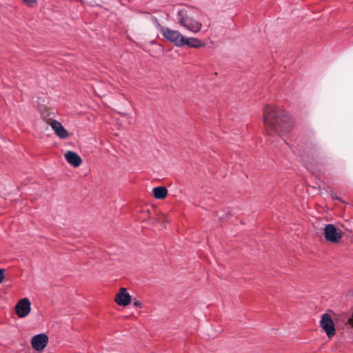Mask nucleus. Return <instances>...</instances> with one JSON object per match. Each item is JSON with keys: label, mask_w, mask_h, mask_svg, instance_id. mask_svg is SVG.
<instances>
[{"label": "nucleus", "mask_w": 353, "mask_h": 353, "mask_svg": "<svg viewBox=\"0 0 353 353\" xmlns=\"http://www.w3.org/2000/svg\"><path fill=\"white\" fill-rule=\"evenodd\" d=\"M263 123L268 136L276 134L281 137L289 132L293 126L291 116L277 106L266 105L264 108Z\"/></svg>", "instance_id": "obj_1"}, {"label": "nucleus", "mask_w": 353, "mask_h": 353, "mask_svg": "<svg viewBox=\"0 0 353 353\" xmlns=\"http://www.w3.org/2000/svg\"><path fill=\"white\" fill-rule=\"evenodd\" d=\"M194 9L192 8H179L176 11V21L181 27L194 34L199 32L203 27H205L206 30L210 27V23L206 16L201 14L198 20L194 17Z\"/></svg>", "instance_id": "obj_2"}, {"label": "nucleus", "mask_w": 353, "mask_h": 353, "mask_svg": "<svg viewBox=\"0 0 353 353\" xmlns=\"http://www.w3.org/2000/svg\"><path fill=\"white\" fill-rule=\"evenodd\" d=\"M161 33L167 40L174 43L176 46H184V43H183L184 36L179 31L168 28H161Z\"/></svg>", "instance_id": "obj_3"}, {"label": "nucleus", "mask_w": 353, "mask_h": 353, "mask_svg": "<svg viewBox=\"0 0 353 353\" xmlns=\"http://www.w3.org/2000/svg\"><path fill=\"white\" fill-rule=\"evenodd\" d=\"M342 232L333 224H327L324 228V236L327 241L332 243H339L342 238Z\"/></svg>", "instance_id": "obj_4"}, {"label": "nucleus", "mask_w": 353, "mask_h": 353, "mask_svg": "<svg viewBox=\"0 0 353 353\" xmlns=\"http://www.w3.org/2000/svg\"><path fill=\"white\" fill-rule=\"evenodd\" d=\"M320 326L325 331L327 337L331 339L336 334L335 325L332 317L327 313L322 315Z\"/></svg>", "instance_id": "obj_5"}, {"label": "nucleus", "mask_w": 353, "mask_h": 353, "mask_svg": "<svg viewBox=\"0 0 353 353\" xmlns=\"http://www.w3.org/2000/svg\"><path fill=\"white\" fill-rule=\"evenodd\" d=\"M31 303L28 298L21 299L15 305L14 310L19 318L27 316L30 312Z\"/></svg>", "instance_id": "obj_6"}, {"label": "nucleus", "mask_w": 353, "mask_h": 353, "mask_svg": "<svg viewBox=\"0 0 353 353\" xmlns=\"http://www.w3.org/2000/svg\"><path fill=\"white\" fill-rule=\"evenodd\" d=\"M48 342V337L45 334H39L32 339V346L37 351L43 350Z\"/></svg>", "instance_id": "obj_7"}, {"label": "nucleus", "mask_w": 353, "mask_h": 353, "mask_svg": "<svg viewBox=\"0 0 353 353\" xmlns=\"http://www.w3.org/2000/svg\"><path fill=\"white\" fill-rule=\"evenodd\" d=\"M130 301L131 296L125 288H121L115 296V301L119 305H128Z\"/></svg>", "instance_id": "obj_8"}, {"label": "nucleus", "mask_w": 353, "mask_h": 353, "mask_svg": "<svg viewBox=\"0 0 353 353\" xmlns=\"http://www.w3.org/2000/svg\"><path fill=\"white\" fill-rule=\"evenodd\" d=\"M52 129L56 135L61 139H65L69 137L68 131L64 128L62 124L58 121L53 120L50 123Z\"/></svg>", "instance_id": "obj_9"}, {"label": "nucleus", "mask_w": 353, "mask_h": 353, "mask_svg": "<svg viewBox=\"0 0 353 353\" xmlns=\"http://www.w3.org/2000/svg\"><path fill=\"white\" fill-rule=\"evenodd\" d=\"M64 156L67 162L74 168L79 167L82 163L81 157L74 152L68 151Z\"/></svg>", "instance_id": "obj_10"}, {"label": "nucleus", "mask_w": 353, "mask_h": 353, "mask_svg": "<svg viewBox=\"0 0 353 353\" xmlns=\"http://www.w3.org/2000/svg\"><path fill=\"white\" fill-rule=\"evenodd\" d=\"M183 43H184V46H188L194 48H199L205 46L201 40L195 37L187 38L184 37Z\"/></svg>", "instance_id": "obj_11"}, {"label": "nucleus", "mask_w": 353, "mask_h": 353, "mask_svg": "<svg viewBox=\"0 0 353 353\" xmlns=\"http://www.w3.org/2000/svg\"><path fill=\"white\" fill-rule=\"evenodd\" d=\"M152 194L157 199H163L168 194V190L164 186H157L152 189Z\"/></svg>", "instance_id": "obj_12"}, {"label": "nucleus", "mask_w": 353, "mask_h": 353, "mask_svg": "<svg viewBox=\"0 0 353 353\" xmlns=\"http://www.w3.org/2000/svg\"><path fill=\"white\" fill-rule=\"evenodd\" d=\"M22 2L29 8H34L37 5L38 0H23Z\"/></svg>", "instance_id": "obj_13"}, {"label": "nucleus", "mask_w": 353, "mask_h": 353, "mask_svg": "<svg viewBox=\"0 0 353 353\" xmlns=\"http://www.w3.org/2000/svg\"><path fill=\"white\" fill-rule=\"evenodd\" d=\"M151 21L154 23V25L157 27V29H160L161 30V28H163L159 22V20L155 17H151Z\"/></svg>", "instance_id": "obj_14"}, {"label": "nucleus", "mask_w": 353, "mask_h": 353, "mask_svg": "<svg viewBox=\"0 0 353 353\" xmlns=\"http://www.w3.org/2000/svg\"><path fill=\"white\" fill-rule=\"evenodd\" d=\"M346 323L353 327V313L347 318Z\"/></svg>", "instance_id": "obj_15"}, {"label": "nucleus", "mask_w": 353, "mask_h": 353, "mask_svg": "<svg viewBox=\"0 0 353 353\" xmlns=\"http://www.w3.org/2000/svg\"><path fill=\"white\" fill-rule=\"evenodd\" d=\"M5 278V270L0 269V283L3 281Z\"/></svg>", "instance_id": "obj_16"}, {"label": "nucleus", "mask_w": 353, "mask_h": 353, "mask_svg": "<svg viewBox=\"0 0 353 353\" xmlns=\"http://www.w3.org/2000/svg\"><path fill=\"white\" fill-rule=\"evenodd\" d=\"M133 303L136 307H141V306H142L141 303L137 300H134Z\"/></svg>", "instance_id": "obj_17"}, {"label": "nucleus", "mask_w": 353, "mask_h": 353, "mask_svg": "<svg viewBox=\"0 0 353 353\" xmlns=\"http://www.w3.org/2000/svg\"><path fill=\"white\" fill-rule=\"evenodd\" d=\"M217 216H219V219H224L225 217L223 216V212H219L218 214H217Z\"/></svg>", "instance_id": "obj_18"}, {"label": "nucleus", "mask_w": 353, "mask_h": 353, "mask_svg": "<svg viewBox=\"0 0 353 353\" xmlns=\"http://www.w3.org/2000/svg\"><path fill=\"white\" fill-rule=\"evenodd\" d=\"M332 196V199H338V200H339V199L338 198V196H337L336 195H335V194H333Z\"/></svg>", "instance_id": "obj_19"}, {"label": "nucleus", "mask_w": 353, "mask_h": 353, "mask_svg": "<svg viewBox=\"0 0 353 353\" xmlns=\"http://www.w3.org/2000/svg\"><path fill=\"white\" fill-rule=\"evenodd\" d=\"M305 167L307 168V169H310L309 166L307 165V164H305Z\"/></svg>", "instance_id": "obj_20"}]
</instances>
